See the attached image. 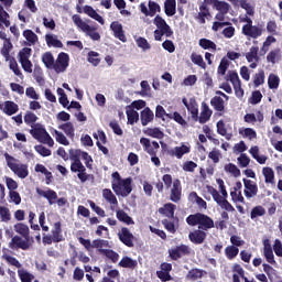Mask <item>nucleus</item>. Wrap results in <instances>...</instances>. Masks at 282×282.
<instances>
[{"label": "nucleus", "mask_w": 282, "mask_h": 282, "mask_svg": "<svg viewBox=\"0 0 282 282\" xmlns=\"http://www.w3.org/2000/svg\"><path fill=\"white\" fill-rule=\"evenodd\" d=\"M164 12L166 17H175L177 14V1L176 0H165L164 1Z\"/></svg>", "instance_id": "27"}, {"label": "nucleus", "mask_w": 282, "mask_h": 282, "mask_svg": "<svg viewBox=\"0 0 282 282\" xmlns=\"http://www.w3.org/2000/svg\"><path fill=\"white\" fill-rule=\"evenodd\" d=\"M93 248H95L99 254H105V252H107L105 248H111V245H109V240L95 239L93 240Z\"/></svg>", "instance_id": "26"}, {"label": "nucleus", "mask_w": 282, "mask_h": 282, "mask_svg": "<svg viewBox=\"0 0 282 282\" xmlns=\"http://www.w3.org/2000/svg\"><path fill=\"white\" fill-rule=\"evenodd\" d=\"M212 116H213V110H210V108L206 104H203V109H202L200 116L198 117L197 122H199L200 124H206V122L210 120Z\"/></svg>", "instance_id": "32"}, {"label": "nucleus", "mask_w": 282, "mask_h": 282, "mask_svg": "<svg viewBox=\"0 0 282 282\" xmlns=\"http://www.w3.org/2000/svg\"><path fill=\"white\" fill-rule=\"evenodd\" d=\"M102 197L111 206H118V198L113 195V192H111L110 188L102 189Z\"/></svg>", "instance_id": "38"}, {"label": "nucleus", "mask_w": 282, "mask_h": 282, "mask_svg": "<svg viewBox=\"0 0 282 282\" xmlns=\"http://www.w3.org/2000/svg\"><path fill=\"white\" fill-rule=\"evenodd\" d=\"M170 199L171 202H174V204H177L182 200V182L180 181V178H176L173 182L170 193Z\"/></svg>", "instance_id": "16"}, {"label": "nucleus", "mask_w": 282, "mask_h": 282, "mask_svg": "<svg viewBox=\"0 0 282 282\" xmlns=\"http://www.w3.org/2000/svg\"><path fill=\"white\" fill-rule=\"evenodd\" d=\"M208 234L202 229H195L188 234V239L194 246H202L206 241Z\"/></svg>", "instance_id": "15"}, {"label": "nucleus", "mask_w": 282, "mask_h": 282, "mask_svg": "<svg viewBox=\"0 0 282 282\" xmlns=\"http://www.w3.org/2000/svg\"><path fill=\"white\" fill-rule=\"evenodd\" d=\"M30 56H32V48L23 47L18 53V61H19V63H21L23 61H30Z\"/></svg>", "instance_id": "55"}, {"label": "nucleus", "mask_w": 282, "mask_h": 282, "mask_svg": "<svg viewBox=\"0 0 282 282\" xmlns=\"http://www.w3.org/2000/svg\"><path fill=\"white\" fill-rule=\"evenodd\" d=\"M262 175L264 177L265 184H271V186H274V184H276V182L274 181V170H272V167H263Z\"/></svg>", "instance_id": "34"}, {"label": "nucleus", "mask_w": 282, "mask_h": 282, "mask_svg": "<svg viewBox=\"0 0 282 282\" xmlns=\"http://www.w3.org/2000/svg\"><path fill=\"white\" fill-rule=\"evenodd\" d=\"M4 159L7 162V166L10 169V171H12V173H14V175H18L20 180H25V177L30 175L28 164H19V160L10 155L8 152L4 153Z\"/></svg>", "instance_id": "5"}, {"label": "nucleus", "mask_w": 282, "mask_h": 282, "mask_svg": "<svg viewBox=\"0 0 282 282\" xmlns=\"http://www.w3.org/2000/svg\"><path fill=\"white\" fill-rule=\"evenodd\" d=\"M206 188L207 193L212 195L214 202H216V204H218V206L221 207L223 210H226L227 213H237V209H235V206H232V204L228 202V198L219 199V192L215 187H213L212 185H207Z\"/></svg>", "instance_id": "7"}, {"label": "nucleus", "mask_w": 282, "mask_h": 282, "mask_svg": "<svg viewBox=\"0 0 282 282\" xmlns=\"http://www.w3.org/2000/svg\"><path fill=\"white\" fill-rule=\"evenodd\" d=\"M36 193L40 195V197H44V199H47L50 206H53V204H56V199H58V194L56 193V191L52 188H47V191H43L37 187Z\"/></svg>", "instance_id": "17"}, {"label": "nucleus", "mask_w": 282, "mask_h": 282, "mask_svg": "<svg viewBox=\"0 0 282 282\" xmlns=\"http://www.w3.org/2000/svg\"><path fill=\"white\" fill-rule=\"evenodd\" d=\"M242 34L249 39H259L263 34V29L252 24H245L242 26Z\"/></svg>", "instance_id": "14"}, {"label": "nucleus", "mask_w": 282, "mask_h": 282, "mask_svg": "<svg viewBox=\"0 0 282 282\" xmlns=\"http://www.w3.org/2000/svg\"><path fill=\"white\" fill-rule=\"evenodd\" d=\"M140 144L143 147V151L148 153V155H158V151H160V143L158 141H152L149 138H141Z\"/></svg>", "instance_id": "11"}, {"label": "nucleus", "mask_w": 282, "mask_h": 282, "mask_svg": "<svg viewBox=\"0 0 282 282\" xmlns=\"http://www.w3.org/2000/svg\"><path fill=\"white\" fill-rule=\"evenodd\" d=\"M191 61L194 65H198L202 69H206V62H204V57L202 55L192 53Z\"/></svg>", "instance_id": "58"}, {"label": "nucleus", "mask_w": 282, "mask_h": 282, "mask_svg": "<svg viewBox=\"0 0 282 282\" xmlns=\"http://www.w3.org/2000/svg\"><path fill=\"white\" fill-rule=\"evenodd\" d=\"M187 111H189L192 120H194V122H197V120H199V106L197 105V101L195 99H189Z\"/></svg>", "instance_id": "28"}, {"label": "nucleus", "mask_w": 282, "mask_h": 282, "mask_svg": "<svg viewBox=\"0 0 282 282\" xmlns=\"http://www.w3.org/2000/svg\"><path fill=\"white\" fill-rule=\"evenodd\" d=\"M99 56H100V54H98V52L90 51L88 53L87 61H88V63L94 65V67H98V65H100V57Z\"/></svg>", "instance_id": "60"}, {"label": "nucleus", "mask_w": 282, "mask_h": 282, "mask_svg": "<svg viewBox=\"0 0 282 282\" xmlns=\"http://www.w3.org/2000/svg\"><path fill=\"white\" fill-rule=\"evenodd\" d=\"M119 241L127 246V248H133L135 243V236L127 227H122L121 230L117 234Z\"/></svg>", "instance_id": "9"}, {"label": "nucleus", "mask_w": 282, "mask_h": 282, "mask_svg": "<svg viewBox=\"0 0 282 282\" xmlns=\"http://www.w3.org/2000/svg\"><path fill=\"white\" fill-rule=\"evenodd\" d=\"M10 50H12V42L7 40L1 48V55L6 58V61H10Z\"/></svg>", "instance_id": "63"}, {"label": "nucleus", "mask_w": 282, "mask_h": 282, "mask_svg": "<svg viewBox=\"0 0 282 282\" xmlns=\"http://www.w3.org/2000/svg\"><path fill=\"white\" fill-rule=\"evenodd\" d=\"M265 83V70L259 69L258 73L253 75V87H261Z\"/></svg>", "instance_id": "45"}, {"label": "nucleus", "mask_w": 282, "mask_h": 282, "mask_svg": "<svg viewBox=\"0 0 282 282\" xmlns=\"http://www.w3.org/2000/svg\"><path fill=\"white\" fill-rule=\"evenodd\" d=\"M279 85H281V78H279L278 75L271 73L268 77L269 89H279Z\"/></svg>", "instance_id": "48"}, {"label": "nucleus", "mask_w": 282, "mask_h": 282, "mask_svg": "<svg viewBox=\"0 0 282 282\" xmlns=\"http://www.w3.org/2000/svg\"><path fill=\"white\" fill-rule=\"evenodd\" d=\"M177 206L173 203H166L163 205V207L159 208L160 215H163V217H167L169 219H175V209Z\"/></svg>", "instance_id": "19"}, {"label": "nucleus", "mask_w": 282, "mask_h": 282, "mask_svg": "<svg viewBox=\"0 0 282 282\" xmlns=\"http://www.w3.org/2000/svg\"><path fill=\"white\" fill-rule=\"evenodd\" d=\"M239 134L248 138V140H254L257 139V131L252 128H245V129H239Z\"/></svg>", "instance_id": "59"}, {"label": "nucleus", "mask_w": 282, "mask_h": 282, "mask_svg": "<svg viewBox=\"0 0 282 282\" xmlns=\"http://www.w3.org/2000/svg\"><path fill=\"white\" fill-rule=\"evenodd\" d=\"M169 254L172 261H178V259L191 254V247H188L187 245L176 246L175 248L169 250Z\"/></svg>", "instance_id": "10"}, {"label": "nucleus", "mask_w": 282, "mask_h": 282, "mask_svg": "<svg viewBox=\"0 0 282 282\" xmlns=\"http://www.w3.org/2000/svg\"><path fill=\"white\" fill-rule=\"evenodd\" d=\"M13 246L20 250H30V240L21 238V236H14L11 239Z\"/></svg>", "instance_id": "33"}, {"label": "nucleus", "mask_w": 282, "mask_h": 282, "mask_svg": "<svg viewBox=\"0 0 282 282\" xmlns=\"http://www.w3.org/2000/svg\"><path fill=\"white\" fill-rule=\"evenodd\" d=\"M111 177H112L111 188L113 193L118 197H129V195H131L133 191V186L131 185L133 184V178L131 177L122 178L119 172H113L111 174Z\"/></svg>", "instance_id": "1"}, {"label": "nucleus", "mask_w": 282, "mask_h": 282, "mask_svg": "<svg viewBox=\"0 0 282 282\" xmlns=\"http://www.w3.org/2000/svg\"><path fill=\"white\" fill-rule=\"evenodd\" d=\"M153 23L156 25L158 30H164V32L172 31L171 26L166 23V20H164L161 15H156Z\"/></svg>", "instance_id": "46"}, {"label": "nucleus", "mask_w": 282, "mask_h": 282, "mask_svg": "<svg viewBox=\"0 0 282 282\" xmlns=\"http://www.w3.org/2000/svg\"><path fill=\"white\" fill-rule=\"evenodd\" d=\"M45 41L47 47H63V42H61L56 35L46 34Z\"/></svg>", "instance_id": "42"}, {"label": "nucleus", "mask_w": 282, "mask_h": 282, "mask_svg": "<svg viewBox=\"0 0 282 282\" xmlns=\"http://www.w3.org/2000/svg\"><path fill=\"white\" fill-rule=\"evenodd\" d=\"M214 8L223 14H228V12H230V4L226 1L218 0Z\"/></svg>", "instance_id": "56"}, {"label": "nucleus", "mask_w": 282, "mask_h": 282, "mask_svg": "<svg viewBox=\"0 0 282 282\" xmlns=\"http://www.w3.org/2000/svg\"><path fill=\"white\" fill-rule=\"evenodd\" d=\"M210 105L214 107L215 111H218V116H224V111H226V106L224 105V98L220 96H215L210 99Z\"/></svg>", "instance_id": "23"}, {"label": "nucleus", "mask_w": 282, "mask_h": 282, "mask_svg": "<svg viewBox=\"0 0 282 282\" xmlns=\"http://www.w3.org/2000/svg\"><path fill=\"white\" fill-rule=\"evenodd\" d=\"M23 36L28 41L29 45H36L39 43V35L34 31L26 29L23 31Z\"/></svg>", "instance_id": "40"}, {"label": "nucleus", "mask_w": 282, "mask_h": 282, "mask_svg": "<svg viewBox=\"0 0 282 282\" xmlns=\"http://www.w3.org/2000/svg\"><path fill=\"white\" fill-rule=\"evenodd\" d=\"M204 276V270L202 269H191L187 272V279H189V281H197V279H203Z\"/></svg>", "instance_id": "53"}, {"label": "nucleus", "mask_w": 282, "mask_h": 282, "mask_svg": "<svg viewBox=\"0 0 282 282\" xmlns=\"http://www.w3.org/2000/svg\"><path fill=\"white\" fill-rule=\"evenodd\" d=\"M140 118H141V124L142 127H147V124H149L150 122H153L155 115L153 113V110H151V108L145 107L141 113H140Z\"/></svg>", "instance_id": "21"}, {"label": "nucleus", "mask_w": 282, "mask_h": 282, "mask_svg": "<svg viewBox=\"0 0 282 282\" xmlns=\"http://www.w3.org/2000/svg\"><path fill=\"white\" fill-rule=\"evenodd\" d=\"M84 14L90 17V19H94L95 21H97V23H100V25H104L105 23V19L100 14H98V12L91 6L84 7Z\"/></svg>", "instance_id": "25"}, {"label": "nucleus", "mask_w": 282, "mask_h": 282, "mask_svg": "<svg viewBox=\"0 0 282 282\" xmlns=\"http://www.w3.org/2000/svg\"><path fill=\"white\" fill-rule=\"evenodd\" d=\"M225 171L226 173H230L231 175H234V177H239L241 175V170H239V167H237V165H235L234 163L226 164Z\"/></svg>", "instance_id": "62"}, {"label": "nucleus", "mask_w": 282, "mask_h": 282, "mask_svg": "<svg viewBox=\"0 0 282 282\" xmlns=\"http://www.w3.org/2000/svg\"><path fill=\"white\" fill-rule=\"evenodd\" d=\"M246 59L248 63H259V46H251L246 53Z\"/></svg>", "instance_id": "37"}, {"label": "nucleus", "mask_w": 282, "mask_h": 282, "mask_svg": "<svg viewBox=\"0 0 282 282\" xmlns=\"http://www.w3.org/2000/svg\"><path fill=\"white\" fill-rule=\"evenodd\" d=\"M67 67H69V55L67 53H59L53 69H55L57 74H61L65 72Z\"/></svg>", "instance_id": "12"}, {"label": "nucleus", "mask_w": 282, "mask_h": 282, "mask_svg": "<svg viewBox=\"0 0 282 282\" xmlns=\"http://www.w3.org/2000/svg\"><path fill=\"white\" fill-rule=\"evenodd\" d=\"M42 63H44L47 69L54 68V55H52V52H46L42 55Z\"/></svg>", "instance_id": "50"}, {"label": "nucleus", "mask_w": 282, "mask_h": 282, "mask_svg": "<svg viewBox=\"0 0 282 282\" xmlns=\"http://www.w3.org/2000/svg\"><path fill=\"white\" fill-rule=\"evenodd\" d=\"M18 274L20 276L21 282H32L34 281V274L25 271V270H19Z\"/></svg>", "instance_id": "64"}, {"label": "nucleus", "mask_w": 282, "mask_h": 282, "mask_svg": "<svg viewBox=\"0 0 282 282\" xmlns=\"http://www.w3.org/2000/svg\"><path fill=\"white\" fill-rule=\"evenodd\" d=\"M0 109L7 116H14V113H17L19 111V105H17V102H14V101L8 100V101H4L3 106L0 105Z\"/></svg>", "instance_id": "20"}, {"label": "nucleus", "mask_w": 282, "mask_h": 282, "mask_svg": "<svg viewBox=\"0 0 282 282\" xmlns=\"http://www.w3.org/2000/svg\"><path fill=\"white\" fill-rule=\"evenodd\" d=\"M186 224L188 226H198V230H203V232H208V230L215 228V220H213L210 216L202 213L187 216Z\"/></svg>", "instance_id": "3"}, {"label": "nucleus", "mask_w": 282, "mask_h": 282, "mask_svg": "<svg viewBox=\"0 0 282 282\" xmlns=\"http://www.w3.org/2000/svg\"><path fill=\"white\" fill-rule=\"evenodd\" d=\"M227 80H229L234 87V91L237 98H243V88H241V79L237 70H229L227 74Z\"/></svg>", "instance_id": "8"}, {"label": "nucleus", "mask_w": 282, "mask_h": 282, "mask_svg": "<svg viewBox=\"0 0 282 282\" xmlns=\"http://www.w3.org/2000/svg\"><path fill=\"white\" fill-rule=\"evenodd\" d=\"M69 160H72V173H77V177L82 183L87 182V180H89V174H87V167H85L80 161V150H69Z\"/></svg>", "instance_id": "4"}, {"label": "nucleus", "mask_w": 282, "mask_h": 282, "mask_svg": "<svg viewBox=\"0 0 282 282\" xmlns=\"http://www.w3.org/2000/svg\"><path fill=\"white\" fill-rule=\"evenodd\" d=\"M39 120V117L32 112V111H26L24 115V122L29 127L33 128L34 124H36V121Z\"/></svg>", "instance_id": "52"}, {"label": "nucleus", "mask_w": 282, "mask_h": 282, "mask_svg": "<svg viewBox=\"0 0 282 282\" xmlns=\"http://www.w3.org/2000/svg\"><path fill=\"white\" fill-rule=\"evenodd\" d=\"M264 257L268 263H271V265L276 264V260H274V251H272V246H270L268 240L264 241Z\"/></svg>", "instance_id": "35"}, {"label": "nucleus", "mask_w": 282, "mask_h": 282, "mask_svg": "<svg viewBox=\"0 0 282 282\" xmlns=\"http://www.w3.org/2000/svg\"><path fill=\"white\" fill-rule=\"evenodd\" d=\"M58 129L64 131L67 138H69L70 140H74L76 135V129L74 128V123L67 121L66 123L59 124Z\"/></svg>", "instance_id": "31"}, {"label": "nucleus", "mask_w": 282, "mask_h": 282, "mask_svg": "<svg viewBox=\"0 0 282 282\" xmlns=\"http://www.w3.org/2000/svg\"><path fill=\"white\" fill-rule=\"evenodd\" d=\"M232 272H237L240 279H242V281L245 282H257V280H254L253 278L249 280L248 276H246V270H243V267L241 264L235 263L232 265Z\"/></svg>", "instance_id": "44"}, {"label": "nucleus", "mask_w": 282, "mask_h": 282, "mask_svg": "<svg viewBox=\"0 0 282 282\" xmlns=\"http://www.w3.org/2000/svg\"><path fill=\"white\" fill-rule=\"evenodd\" d=\"M126 115L128 118V124H135V122L140 120V113L131 108V106H127Z\"/></svg>", "instance_id": "36"}, {"label": "nucleus", "mask_w": 282, "mask_h": 282, "mask_svg": "<svg viewBox=\"0 0 282 282\" xmlns=\"http://www.w3.org/2000/svg\"><path fill=\"white\" fill-rule=\"evenodd\" d=\"M116 215H117V219H119L123 224H127V226H133V224H135V221H133V218H131V216H129V214H127L122 209L117 210Z\"/></svg>", "instance_id": "41"}, {"label": "nucleus", "mask_w": 282, "mask_h": 282, "mask_svg": "<svg viewBox=\"0 0 282 282\" xmlns=\"http://www.w3.org/2000/svg\"><path fill=\"white\" fill-rule=\"evenodd\" d=\"M210 17V9L206 4L199 6V12L195 17L196 21L200 23V25H204L206 23V19Z\"/></svg>", "instance_id": "24"}, {"label": "nucleus", "mask_w": 282, "mask_h": 282, "mask_svg": "<svg viewBox=\"0 0 282 282\" xmlns=\"http://www.w3.org/2000/svg\"><path fill=\"white\" fill-rule=\"evenodd\" d=\"M144 133L145 135H149L150 138H155L156 140H162V138H164V132H162L160 128H148Z\"/></svg>", "instance_id": "47"}, {"label": "nucleus", "mask_w": 282, "mask_h": 282, "mask_svg": "<svg viewBox=\"0 0 282 282\" xmlns=\"http://www.w3.org/2000/svg\"><path fill=\"white\" fill-rule=\"evenodd\" d=\"M198 45L203 50H217V44L208 39H200Z\"/></svg>", "instance_id": "61"}, {"label": "nucleus", "mask_w": 282, "mask_h": 282, "mask_svg": "<svg viewBox=\"0 0 282 282\" xmlns=\"http://www.w3.org/2000/svg\"><path fill=\"white\" fill-rule=\"evenodd\" d=\"M238 254H239V247L228 246L225 248V256L229 261H232V259H236Z\"/></svg>", "instance_id": "49"}, {"label": "nucleus", "mask_w": 282, "mask_h": 282, "mask_svg": "<svg viewBox=\"0 0 282 282\" xmlns=\"http://www.w3.org/2000/svg\"><path fill=\"white\" fill-rule=\"evenodd\" d=\"M110 30H112L115 39H118L121 43H127V35H124V29H122L120 22H112L110 24Z\"/></svg>", "instance_id": "18"}, {"label": "nucleus", "mask_w": 282, "mask_h": 282, "mask_svg": "<svg viewBox=\"0 0 282 282\" xmlns=\"http://www.w3.org/2000/svg\"><path fill=\"white\" fill-rule=\"evenodd\" d=\"M52 237L54 243H61V241H63V228L61 221L54 224V228L52 229Z\"/></svg>", "instance_id": "30"}, {"label": "nucleus", "mask_w": 282, "mask_h": 282, "mask_svg": "<svg viewBox=\"0 0 282 282\" xmlns=\"http://www.w3.org/2000/svg\"><path fill=\"white\" fill-rule=\"evenodd\" d=\"M186 153H191V148L186 144H182L181 147H175L174 150L169 151V155L177 158V160H182Z\"/></svg>", "instance_id": "22"}, {"label": "nucleus", "mask_w": 282, "mask_h": 282, "mask_svg": "<svg viewBox=\"0 0 282 282\" xmlns=\"http://www.w3.org/2000/svg\"><path fill=\"white\" fill-rule=\"evenodd\" d=\"M148 8H149V17H155L158 12H162V7L153 0H150L148 2Z\"/></svg>", "instance_id": "54"}, {"label": "nucleus", "mask_w": 282, "mask_h": 282, "mask_svg": "<svg viewBox=\"0 0 282 282\" xmlns=\"http://www.w3.org/2000/svg\"><path fill=\"white\" fill-rule=\"evenodd\" d=\"M30 134L34 140L41 142L42 144H47V147H54V139L50 135V132L43 127L41 123H36L33 126L31 130H29Z\"/></svg>", "instance_id": "6"}, {"label": "nucleus", "mask_w": 282, "mask_h": 282, "mask_svg": "<svg viewBox=\"0 0 282 282\" xmlns=\"http://www.w3.org/2000/svg\"><path fill=\"white\" fill-rule=\"evenodd\" d=\"M0 219L4 224H8L12 219V214L10 213V208L6 206H0Z\"/></svg>", "instance_id": "57"}, {"label": "nucleus", "mask_w": 282, "mask_h": 282, "mask_svg": "<svg viewBox=\"0 0 282 282\" xmlns=\"http://www.w3.org/2000/svg\"><path fill=\"white\" fill-rule=\"evenodd\" d=\"M14 231L21 235L23 239H26V241H30V227H28V225L18 223L14 225Z\"/></svg>", "instance_id": "29"}, {"label": "nucleus", "mask_w": 282, "mask_h": 282, "mask_svg": "<svg viewBox=\"0 0 282 282\" xmlns=\"http://www.w3.org/2000/svg\"><path fill=\"white\" fill-rule=\"evenodd\" d=\"M10 13L3 9V4H0V30L1 28H10Z\"/></svg>", "instance_id": "39"}, {"label": "nucleus", "mask_w": 282, "mask_h": 282, "mask_svg": "<svg viewBox=\"0 0 282 282\" xmlns=\"http://www.w3.org/2000/svg\"><path fill=\"white\" fill-rule=\"evenodd\" d=\"M119 267L120 268H129L130 270H133L134 268H138V261H135L132 258L126 256L120 260Z\"/></svg>", "instance_id": "43"}, {"label": "nucleus", "mask_w": 282, "mask_h": 282, "mask_svg": "<svg viewBox=\"0 0 282 282\" xmlns=\"http://www.w3.org/2000/svg\"><path fill=\"white\" fill-rule=\"evenodd\" d=\"M2 259L8 263V265H13V268H21V262H19L17 258L10 256L8 252H3Z\"/></svg>", "instance_id": "51"}, {"label": "nucleus", "mask_w": 282, "mask_h": 282, "mask_svg": "<svg viewBox=\"0 0 282 282\" xmlns=\"http://www.w3.org/2000/svg\"><path fill=\"white\" fill-rule=\"evenodd\" d=\"M72 21L73 23L76 25V28H78V30H80V32H84V34H86V36H89V39H91V41H100V33L98 32V24H93L89 25V23H91V20H87L86 22L83 20V18H80L79 14H74L72 15Z\"/></svg>", "instance_id": "2"}, {"label": "nucleus", "mask_w": 282, "mask_h": 282, "mask_svg": "<svg viewBox=\"0 0 282 282\" xmlns=\"http://www.w3.org/2000/svg\"><path fill=\"white\" fill-rule=\"evenodd\" d=\"M243 186H245V196L247 199H251V197H257V194L259 193V186H257V183L254 181L243 178Z\"/></svg>", "instance_id": "13"}]
</instances>
